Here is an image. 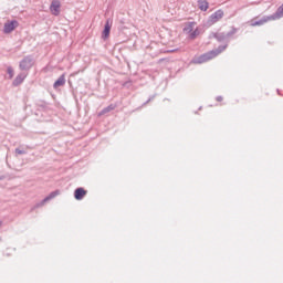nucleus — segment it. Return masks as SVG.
Segmentation results:
<instances>
[{
    "instance_id": "18",
    "label": "nucleus",
    "mask_w": 283,
    "mask_h": 283,
    "mask_svg": "<svg viewBox=\"0 0 283 283\" xmlns=\"http://www.w3.org/2000/svg\"><path fill=\"white\" fill-rule=\"evenodd\" d=\"M185 32H193V27L191 24H189L188 27H186L184 29Z\"/></svg>"
},
{
    "instance_id": "5",
    "label": "nucleus",
    "mask_w": 283,
    "mask_h": 283,
    "mask_svg": "<svg viewBox=\"0 0 283 283\" xmlns=\"http://www.w3.org/2000/svg\"><path fill=\"white\" fill-rule=\"evenodd\" d=\"M17 25H19V22L17 20H12L10 22L4 23V27H3L4 34H10V32H13Z\"/></svg>"
},
{
    "instance_id": "3",
    "label": "nucleus",
    "mask_w": 283,
    "mask_h": 283,
    "mask_svg": "<svg viewBox=\"0 0 283 283\" xmlns=\"http://www.w3.org/2000/svg\"><path fill=\"white\" fill-rule=\"evenodd\" d=\"M112 19H107L104 25V30L102 32V39L107 41L109 39V32H112Z\"/></svg>"
},
{
    "instance_id": "4",
    "label": "nucleus",
    "mask_w": 283,
    "mask_h": 283,
    "mask_svg": "<svg viewBox=\"0 0 283 283\" xmlns=\"http://www.w3.org/2000/svg\"><path fill=\"white\" fill-rule=\"evenodd\" d=\"M50 10L53 17H59V14H61V1L53 0L51 2Z\"/></svg>"
},
{
    "instance_id": "10",
    "label": "nucleus",
    "mask_w": 283,
    "mask_h": 283,
    "mask_svg": "<svg viewBox=\"0 0 283 283\" xmlns=\"http://www.w3.org/2000/svg\"><path fill=\"white\" fill-rule=\"evenodd\" d=\"M272 21H277L280 19H283V3L276 9V11L270 15Z\"/></svg>"
},
{
    "instance_id": "11",
    "label": "nucleus",
    "mask_w": 283,
    "mask_h": 283,
    "mask_svg": "<svg viewBox=\"0 0 283 283\" xmlns=\"http://www.w3.org/2000/svg\"><path fill=\"white\" fill-rule=\"evenodd\" d=\"M211 36L218 41V43H227V35L224 32L212 33ZM210 36V39H211Z\"/></svg>"
},
{
    "instance_id": "14",
    "label": "nucleus",
    "mask_w": 283,
    "mask_h": 283,
    "mask_svg": "<svg viewBox=\"0 0 283 283\" xmlns=\"http://www.w3.org/2000/svg\"><path fill=\"white\" fill-rule=\"evenodd\" d=\"M65 85V75H61L53 84L54 90H57V87H63Z\"/></svg>"
},
{
    "instance_id": "23",
    "label": "nucleus",
    "mask_w": 283,
    "mask_h": 283,
    "mask_svg": "<svg viewBox=\"0 0 283 283\" xmlns=\"http://www.w3.org/2000/svg\"><path fill=\"white\" fill-rule=\"evenodd\" d=\"M0 180H3V177H0Z\"/></svg>"
},
{
    "instance_id": "24",
    "label": "nucleus",
    "mask_w": 283,
    "mask_h": 283,
    "mask_svg": "<svg viewBox=\"0 0 283 283\" xmlns=\"http://www.w3.org/2000/svg\"><path fill=\"white\" fill-rule=\"evenodd\" d=\"M277 94H280V90H277Z\"/></svg>"
},
{
    "instance_id": "16",
    "label": "nucleus",
    "mask_w": 283,
    "mask_h": 283,
    "mask_svg": "<svg viewBox=\"0 0 283 283\" xmlns=\"http://www.w3.org/2000/svg\"><path fill=\"white\" fill-rule=\"evenodd\" d=\"M7 74H9V78H14V69H12V66H8Z\"/></svg>"
},
{
    "instance_id": "19",
    "label": "nucleus",
    "mask_w": 283,
    "mask_h": 283,
    "mask_svg": "<svg viewBox=\"0 0 283 283\" xmlns=\"http://www.w3.org/2000/svg\"><path fill=\"white\" fill-rule=\"evenodd\" d=\"M15 154H19L20 156H23L25 154V150H21L19 148H15Z\"/></svg>"
},
{
    "instance_id": "2",
    "label": "nucleus",
    "mask_w": 283,
    "mask_h": 283,
    "mask_svg": "<svg viewBox=\"0 0 283 283\" xmlns=\"http://www.w3.org/2000/svg\"><path fill=\"white\" fill-rule=\"evenodd\" d=\"M32 67H34V56L32 55L24 56L19 63V70L21 72H30Z\"/></svg>"
},
{
    "instance_id": "22",
    "label": "nucleus",
    "mask_w": 283,
    "mask_h": 283,
    "mask_svg": "<svg viewBox=\"0 0 283 283\" xmlns=\"http://www.w3.org/2000/svg\"><path fill=\"white\" fill-rule=\"evenodd\" d=\"M3 224V222L0 221V227Z\"/></svg>"
},
{
    "instance_id": "12",
    "label": "nucleus",
    "mask_w": 283,
    "mask_h": 283,
    "mask_svg": "<svg viewBox=\"0 0 283 283\" xmlns=\"http://www.w3.org/2000/svg\"><path fill=\"white\" fill-rule=\"evenodd\" d=\"M269 21H273V19L271 18V15L263 17L262 19L252 22L251 25H252V27H255V25H264V23H269Z\"/></svg>"
},
{
    "instance_id": "6",
    "label": "nucleus",
    "mask_w": 283,
    "mask_h": 283,
    "mask_svg": "<svg viewBox=\"0 0 283 283\" xmlns=\"http://www.w3.org/2000/svg\"><path fill=\"white\" fill-rule=\"evenodd\" d=\"M222 17H224V11H222V9H219L210 15V22L218 23V21H220Z\"/></svg>"
},
{
    "instance_id": "1",
    "label": "nucleus",
    "mask_w": 283,
    "mask_h": 283,
    "mask_svg": "<svg viewBox=\"0 0 283 283\" xmlns=\"http://www.w3.org/2000/svg\"><path fill=\"white\" fill-rule=\"evenodd\" d=\"M233 34H238V28L232 27L231 31L226 33V44L219 45L218 49H213L212 51L201 54L199 57L193 60V63H207V61H211V59H216V56L222 54V52L229 48V42L233 39Z\"/></svg>"
},
{
    "instance_id": "20",
    "label": "nucleus",
    "mask_w": 283,
    "mask_h": 283,
    "mask_svg": "<svg viewBox=\"0 0 283 283\" xmlns=\"http://www.w3.org/2000/svg\"><path fill=\"white\" fill-rule=\"evenodd\" d=\"M154 98H156V95L150 96L148 101L144 103V105H147V103H150V101H154Z\"/></svg>"
},
{
    "instance_id": "7",
    "label": "nucleus",
    "mask_w": 283,
    "mask_h": 283,
    "mask_svg": "<svg viewBox=\"0 0 283 283\" xmlns=\"http://www.w3.org/2000/svg\"><path fill=\"white\" fill-rule=\"evenodd\" d=\"M25 78H28V73L18 74L12 82L13 87H19V85H21V83H23V81H25Z\"/></svg>"
},
{
    "instance_id": "13",
    "label": "nucleus",
    "mask_w": 283,
    "mask_h": 283,
    "mask_svg": "<svg viewBox=\"0 0 283 283\" xmlns=\"http://www.w3.org/2000/svg\"><path fill=\"white\" fill-rule=\"evenodd\" d=\"M198 6H199V10H201V12H207V10H209V2L207 0H198Z\"/></svg>"
},
{
    "instance_id": "17",
    "label": "nucleus",
    "mask_w": 283,
    "mask_h": 283,
    "mask_svg": "<svg viewBox=\"0 0 283 283\" xmlns=\"http://www.w3.org/2000/svg\"><path fill=\"white\" fill-rule=\"evenodd\" d=\"M198 34H200V31H198V29H196L195 31H192L189 35V39L193 40L196 39V36H198Z\"/></svg>"
},
{
    "instance_id": "9",
    "label": "nucleus",
    "mask_w": 283,
    "mask_h": 283,
    "mask_svg": "<svg viewBox=\"0 0 283 283\" xmlns=\"http://www.w3.org/2000/svg\"><path fill=\"white\" fill-rule=\"evenodd\" d=\"M85 196H87V190H85V188L75 189V191H74L75 200H83V198H85Z\"/></svg>"
},
{
    "instance_id": "15",
    "label": "nucleus",
    "mask_w": 283,
    "mask_h": 283,
    "mask_svg": "<svg viewBox=\"0 0 283 283\" xmlns=\"http://www.w3.org/2000/svg\"><path fill=\"white\" fill-rule=\"evenodd\" d=\"M114 109H116V105L111 104L99 112V116H104V114H109V112H114Z\"/></svg>"
},
{
    "instance_id": "8",
    "label": "nucleus",
    "mask_w": 283,
    "mask_h": 283,
    "mask_svg": "<svg viewBox=\"0 0 283 283\" xmlns=\"http://www.w3.org/2000/svg\"><path fill=\"white\" fill-rule=\"evenodd\" d=\"M61 193V191L59 190H54L52 192H50L49 196H46L39 205L38 207H43V205H45V202H50V200H54V198H56V196H59Z\"/></svg>"
},
{
    "instance_id": "21",
    "label": "nucleus",
    "mask_w": 283,
    "mask_h": 283,
    "mask_svg": "<svg viewBox=\"0 0 283 283\" xmlns=\"http://www.w3.org/2000/svg\"><path fill=\"white\" fill-rule=\"evenodd\" d=\"M216 99L220 103V102H222V96H217Z\"/></svg>"
}]
</instances>
